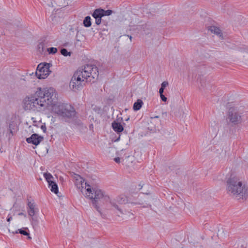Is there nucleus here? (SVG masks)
<instances>
[{
	"label": "nucleus",
	"mask_w": 248,
	"mask_h": 248,
	"mask_svg": "<svg viewBox=\"0 0 248 248\" xmlns=\"http://www.w3.org/2000/svg\"><path fill=\"white\" fill-rule=\"evenodd\" d=\"M98 77V68L93 64H86L75 72L70 82V87L76 91L82 88L86 82H94Z\"/></svg>",
	"instance_id": "f257e3e1"
},
{
	"label": "nucleus",
	"mask_w": 248,
	"mask_h": 248,
	"mask_svg": "<svg viewBox=\"0 0 248 248\" xmlns=\"http://www.w3.org/2000/svg\"><path fill=\"white\" fill-rule=\"evenodd\" d=\"M78 178H76L75 182V185L77 188L80 189L82 193L83 185H85L84 190L85 191V195L89 198L92 200L93 204L95 208L102 216V214L99 210V207L97 204V202L101 199H104L105 201L109 199V198L105 195L103 192L97 187H91V186L85 182L79 175H77Z\"/></svg>",
	"instance_id": "f03ea898"
},
{
	"label": "nucleus",
	"mask_w": 248,
	"mask_h": 248,
	"mask_svg": "<svg viewBox=\"0 0 248 248\" xmlns=\"http://www.w3.org/2000/svg\"><path fill=\"white\" fill-rule=\"evenodd\" d=\"M227 190L236 198L240 196L242 199L248 196V189L240 179L234 174H231L227 180Z\"/></svg>",
	"instance_id": "7ed1b4c3"
},
{
	"label": "nucleus",
	"mask_w": 248,
	"mask_h": 248,
	"mask_svg": "<svg viewBox=\"0 0 248 248\" xmlns=\"http://www.w3.org/2000/svg\"><path fill=\"white\" fill-rule=\"evenodd\" d=\"M36 95L40 99V106L46 108L52 106L53 108L58 105L56 104L57 101L56 91L52 88L42 89L39 87L36 91Z\"/></svg>",
	"instance_id": "20e7f679"
},
{
	"label": "nucleus",
	"mask_w": 248,
	"mask_h": 248,
	"mask_svg": "<svg viewBox=\"0 0 248 248\" xmlns=\"http://www.w3.org/2000/svg\"><path fill=\"white\" fill-rule=\"evenodd\" d=\"M53 111L66 121L72 120L76 117L77 112L75 109L67 104H59L57 106H54Z\"/></svg>",
	"instance_id": "39448f33"
},
{
	"label": "nucleus",
	"mask_w": 248,
	"mask_h": 248,
	"mask_svg": "<svg viewBox=\"0 0 248 248\" xmlns=\"http://www.w3.org/2000/svg\"><path fill=\"white\" fill-rule=\"evenodd\" d=\"M23 107L26 110H35L42 106L40 103V99L36 95V92L33 95L26 97L23 101Z\"/></svg>",
	"instance_id": "423d86ee"
},
{
	"label": "nucleus",
	"mask_w": 248,
	"mask_h": 248,
	"mask_svg": "<svg viewBox=\"0 0 248 248\" xmlns=\"http://www.w3.org/2000/svg\"><path fill=\"white\" fill-rule=\"evenodd\" d=\"M227 120L232 125H235L242 122V116L236 108H231L228 111Z\"/></svg>",
	"instance_id": "0eeeda50"
},
{
	"label": "nucleus",
	"mask_w": 248,
	"mask_h": 248,
	"mask_svg": "<svg viewBox=\"0 0 248 248\" xmlns=\"http://www.w3.org/2000/svg\"><path fill=\"white\" fill-rule=\"evenodd\" d=\"M50 63H40L38 65L36 71V76L39 79H45L50 74Z\"/></svg>",
	"instance_id": "6e6552de"
},
{
	"label": "nucleus",
	"mask_w": 248,
	"mask_h": 248,
	"mask_svg": "<svg viewBox=\"0 0 248 248\" xmlns=\"http://www.w3.org/2000/svg\"><path fill=\"white\" fill-rule=\"evenodd\" d=\"M126 202V198L123 196H120L117 198L116 199L110 200L109 203L112 207L114 209L118 210L121 213H123L122 209L120 207V204H124Z\"/></svg>",
	"instance_id": "1a4fd4ad"
},
{
	"label": "nucleus",
	"mask_w": 248,
	"mask_h": 248,
	"mask_svg": "<svg viewBox=\"0 0 248 248\" xmlns=\"http://www.w3.org/2000/svg\"><path fill=\"white\" fill-rule=\"evenodd\" d=\"M150 200V198L147 196L143 197L139 196L137 201L132 202V203L134 205H140L143 208L151 207V205L148 203Z\"/></svg>",
	"instance_id": "9d476101"
},
{
	"label": "nucleus",
	"mask_w": 248,
	"mask_h": 248,
	"mask_svg": "<svg viewBox=\"0 0 248 248\" xmlns=\"http://www.w3.org/2000/svg\"><path fill=\"white\" fill-rule=\"evenodd\" d=\"M43 140V137L37 134H33L30 137L27 138L26 141L29 143L38 145Z\"/></svg>",
	"instance_id": "9b49d317"
},
{
	"label": "nucleus",
	"mask_w": 248,
	"mask_h": 248,
	"mask_svg": "<svg viewBox=\"0 0 248 248\" xmlns=\"http://www.w3.org/2000/svg\"><path fill=\"white\" fill-rule=\"evenodd\" d=\"M27 211L29 215L32 217L38 212V209L34 202H29L28 203Z\"/></svg>",
	"instance_id": "f8f14e48"
},
{
	"label": "nucleus",
	"mask_w": 248,
	"mask_h": 248,
	"mask_svg": "<svg viewBox=\"0 0 248 248\" xmlns=\"http://www.w3.org/2000/svg\"><path fill=\"white\" fill-rule=\"evenodd\" d=\"M17 126L16 123L14 122H11L9 125L8 131V136L9 137H12L14 135V133L16 131Z\"/></svg>",
	"instance_id": "ddd939ff"
},
{
	"label": "nucleus",
	"mask_w": 248,
	"mask_h": 248,
	"mask_svg": "<svg viewBox=\"0 0 248 248\" xmlns=\"http://www.w3.org/2000/svg\"><path fill=\"white\" fill-rule=\"evenodd\" d=\"M208 30L217 34L220 38L223 39L221 31L219 28L216 26H210L209 27Z\"/></svg>",
	"instance_id": "4468645a"
},
{
	"label": "nucleus",
	"mask_w": 248,
	"mask_h": 248,
	"mask_svg": "<svg viewBox=\"0 0 248 248\" xmlns=\"http://www.w3.org/2000/svg\"><path fill=\"white\" fill-rule=\"evenodd\" d=\"M112 127L113 130L117 133L121 132L124 130L123 125L120 123L116 122V121H114L112 123Z\"/></svg>",
	"instance_id": "2eb2a0df"
},
{
	"label": "nucleus",
	"mask_w": 248,
	"mask_h": 248,
	"mask_svg": "<svg viewBox=\"0 0 248 248\" xmlns=\"http://www.w3.org/2000/svg\"><path fill=\"white\" fill-rule=\"evenodd\" d=\"M48 187L50 188V190L55 194H57L59 192L58 186L56 183L54 182H49Z\"/></svg>",
	"instance_id": "dca6fc26"
},
{
	"label": "nucleus",
	"mask_w": 248,
	"mask_h": 248,
	"mask_svg": "<svg viewBox=\"0 0 248 248\" xmlns=\"http://www.w3.org/2000/svg\"><path fill=\"white\" fill-rule=\"evenodd\" d=\"M92 16L95 20L96 18L99 19L103 16L99 8L95 9L92 14Z\"/></svg>",
	"instance_id": "f3484780"
},
{
	"label": "nucleus",
	"mask_w": 248,
	"mask_h": 248,
	"mask_svg": "<svg viewBox=\"0 0 248 248\" xmlns=\"http://www.w3.org/2000/svg\"><path fill=\"white\" fill-rule=\"evenodd\" d=\"M142 105L143 101L141 99H138V100L135 102L133 105V109L135 111L140 110Z\"/></svg>",
	"instance_id": "a211bd4d"
},
{
	"label": "nucleus",
	"mask_w": 248,
	"mask_h": 248,
	"mask_svg": "<svg viewBox=\"0 0 248 248\" xmlns=\"http://www.w3.org/2000/svg\"><path fill=\"white\" fill-rule=\"evenodd\" d=\"M83 25L85 27H90L92 25L91 18L90 16H87L83 20Z\"/></svg>",
	"instance_id": "6ab92c4d"
},
{
	"label": "nucleus",
	"mask_w": 248,
	"mask_h": 248,
	"mask_svg": "<svg viewBox=\"0 0 248 248\" xmlns=\"http://www.w3.org/2000/svg\"><path fill=\"white\" fill-rule=\"evenodd\" d=\"M169 85V83L167 81H164L161 83V86L160 88L159 89V93H163L164 90L165 88L168 86Z\"/></svg>",
	"instance_id": "aec40b11"
},
{
	"label": "nucleus",
	"mask_w": 248,
	"mask_h": 248,
	"mask_svg": "<svg viewBox=\"0 0 248 248\" xmlns=\"http://www.w3.org/2000/svg\"><path fill=\"white\" fill-rule=\"evenodd\" d=\"M99 9H100L103 16H109L112 13V11L111 10H105L103 9H101V8H99Z\"/></svg>",
	"instance_id": "412c9836"
},
{
	"label": "nucleus",
	"mask_w": 248,
	"mask_h": 248,
	"mask_svg": "<svg viewBox=\"0 0 248 248\" xmlns=\"http://www.w3.org/2000/svg\"><path fill=\"white\" fill-rule=\"evenodd\" d=\"M61 53L64 56H71V53L70 52H68L66 48H63L61 50Z\"/></svg>",
	"instance_id": "4be33fe9"
},
{
	"label": "nucleus",
	"mask_w": 248,
	"mask_h": 248,
	"mask_svg": "<svg viewBox=\"0 0 248 248\" xmlns=\"http://www.w3.org/2000/svg\"><path fill=\"white\" fill-rule=\"evenodd\" d=\"M38 49L40 52H44L45 50V43L41 42L38 45Z\"/></svg>",
	"instance_id": "5701e85b"
},
{
	"label": "nucleus",
	"mask_w": 248,
	"mask_h": 248,
	"mask_svg": "<svg viewBox=\"0 0 248 248\" xmlns=\"http://www.w3.org/2000/svg\"><path fill=\"white\" fill-rule=\"evenodd\" d=\"M44 176L48 182L49 183V182H52V181L51 180V179L53 178L52 175L49 173H45L44 174Z\"/></svg>",
	"instance_id": "b1692460"
},
{
	"label": "nucleus",
	"mask_w": 248,
	"mask_h": 248,
	"mask_svg": "<svg viewBox=\"0 0 248 248\" xmlns=\"http://www.w3.org/2000/svg\"><path fill=\"white\" fill-rule=\"evenodd\" d=\"M49 54H54L57 52V49L56 47H49L47 49Z\"/></svg>",
	"instance_id": "393cba45"
},
{
	"label": "nucleus",
	"mask_w": 248,
	"mask_h": 248,
	"mask_svg": "<svg viewBox=\"0 0 248 248\" xmlns=\"http://www.w3.org/2000/svg\"><path fill=\"white\" fill-rule=\"evenodd\" d=\"M159 94L161 100L164 102H166L167 98L164 95H163V93H159Z\"/></svg>",
	"instance_id": "a878e982"
},
{
	"label": "nucleus",
	"mask_w": 248,
	"mask_h": 248,
	"mask_svg": "<svg viewBox=\"0 0 248 248\" xmlns=\"http://www.w3.org/2000/svg\"><path fill=\"white\" fill-rule=\"evenodd\" d=\"M217 231L220 232H224L226 230L222 226H220L219 227H218Z\"/></svg>",
	"instance_id": "bb28decb"
},
{
	"label": "nucleus",
	"mask_w": 248,
	"mask_h": 248,
	"mask_svg": "<svg viewBox=\"0 0 248 248\" xmlns=\"http://www.w3.org/2000/svg\"><path fill=\"white\" fill-rule=\"evenodd\" d=\"M102 21V18H99V19L96 18L95 20V24L97 25H99L101 24Z\"/></svg>",
	"instance_id": "cd10ccee"
},
{
	"label": "nucleus",
	"mask_w": 248,
	"mask_h": 248,
	"mask_svg": "<svg viewBox=\"0 0 248 248\" xmlns=\"http://www.w3.org/2000/svg\"><path fill=\"white\" fill-rule=\"evenodd\" d=\"M26 230H28L27 228H25L24 230L22 229H18V231H19V232H20V233L27 232Z\"/></svg>",
	"instance_id": "c85d7f7f"
},
{
	"label": "nucleus",
	"mask_w": 248,
	"mask_h": 248,
	"mask_svg": "<svg viewBox=\"0 0 248 248\" xmlns=\"http://www.w3.org/2000/svg\"><path fill=\"white\" fill-rule=\"evenodd\" d=\"M24 235L27 236V238L30 240L32 238V237L30 236V233H22Z\"/></svg>",
	"instance_id": "c756f323"
},
{
	"label": "nucleus",
	"mask_w": 248,
	"mask_h": 248,
	"mask_svg": "<svg viewBox=\"0 0 248 248\" xmlns=\"http://www.w3.org/2000/svg\"><path fill=\"white\" fill-rule=\"evenodd\" d=\"M41 128L43 130L44 132H46V128L45 125H42L41 126Z\"/></svg>",
	"instance_id": "7c9ffc66"
},
{
	"label": "nucleus",
	"mask_w": 248,
	"mask_h": 248,
	"mask_svg": "<svg viewBox=\"0 0 248 248\" xmlns=\"http://www.w3.org/2000/svg\"><path fill=\"white\" fill-rule=\"evenodd\" d=\"M114 160L117 163H120V158L119 157L115 158H114Z\"/></svg>",
	"instance_id": "2f4dec72"
},
{
	"label": "nucleus",
	"mask_w": 248,
	"mask_h": 248,
	"mask_svg": "<svg viewBox=\"0 0 248 248\" xmlns=\"http://www.w3.org/2000/svg\"><path fill=\"white\" fill-rule=\"evenodd\" d=\"M244 52H247L248 53V47L246 46L244 48V50H243Z\"/></svg>",
	"instance_id": "473e14b6"
},
{
	"label": "nucleus",
	"mask_w": 248,
	"mask_h": 248,
	"mask_svg": "<svg viewBox=\"0 0 248 248\" xmlns=\"http://www.w3.org/2000/svg\"><path fill=\"white\" fill-rule=\"evenodd\" d=\"M158 117H158V116H155V117H151V120H152V121H154L155 119V118H158Z\"/></svg>",
	"instance_id": "72a5a7b5"
},
{
	"label": "nucleus",
	"mask_w": 248,
	"mask_h": 248,
	"mask_svg": "<svg viewBox=\"0 0 248 248\" xmlns=\"http://www.w3.org/2000/svg\"><path fill=\"white\" fill-rule=\"evenodd\" d=\"M12 217H8L7 219V221L8 222H9L11 220V219H12Z\"/></svg>",
	"instance_id": "f704fd0d"
},
{
	"label": "nucleus",
	"mask_w": 248,
	"mask_h": 248,
	"mask_svg": "<svg viewBox=\"0 0 248 248\" xmlns=\"http://www.w3.org/2000/svg\"><path fill=\"white\" fill-rule=\"evenodd\" d=\"M18 215L19 216H22V215H24L25 217H26V215L24 214V213H20L18 214Z\"/></svg>",
	"instance_id": "c9c22d12"
},
{
	"label": "nucleus",
	"mask_w": 248,
	"mask_h": 248,
	"mask_svg": "<svg viewBox=\"0 0 248 248\" xmlns=\"http://www.w3.org/2000/svg\"><path fill=\"white\" fill-rule=\"evenodd\" d=\"M127 36L129 37L130 41L132 42V36L131 35H127Z\"/></svg>",
	"instance_id": "e433bc0d"
},
{
	"label": "nucleus",
	"mask_w": 248,
	"mask_h": 248,
	"mask_svg": "<svg viewBox=\"0 0 248 248\" xmlns=\"http://www.w3.org/2000/svg\"><path fill=\"white\" fill-rule=\"evenodd\" d=\"M139 186H140V188H139V189H141V188L142 187L143 185H141V184H140L139 185Z\"/></svg>",
	"instance_id": "4c0bfd02"
},
{
	"label": "nucleus",
	"mask_w": 248,
	"mask_h": 248,
	"mask_svg": "<svg viewBox=\"0 0 248 248\" xmlns=\"http://www.w3.org/2000/svg\"><path fill=\"white\" fill-rule=\"evenodd\" d=\"M16 232V233H17V231H16L15 232Z\"/></svg>",
	"instance_id": "58836bf2"
},
{
	"label": "nucleus",
	"mask_w": 248,
	"mask_h": 248,
	"mask_svg": "<svg viewBox=\"0 0 248 248\" xmlns=\"http://www.w3.org/2000/svg\"><path fill=\"white\" fill-rule=\"evenodd\" d=\"M119 139H120V137L118 139H117V140L116 141L118 140Z\"/></svg>",
	"instance_id": "ea45409f"
},
{
	"label": "nucleus",
	"mask_w": 248,
	"mask_h": 248,
	"mask_svg": "<svg viewBox=\"0 0 248 248\" xmlns=\"http://www.w3.org/2000/svg\"><path fill=\"white\" fill-rule=\"evenodd\" d=\"M128 120H129V118H127V119L126 120V121H128Z\"/></svg>",
	"instance_id": "a19ab883"
}]
</instances>
